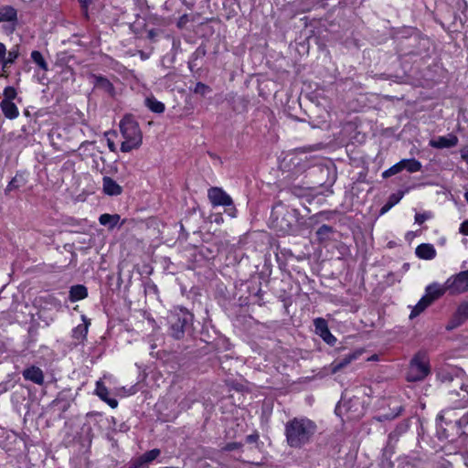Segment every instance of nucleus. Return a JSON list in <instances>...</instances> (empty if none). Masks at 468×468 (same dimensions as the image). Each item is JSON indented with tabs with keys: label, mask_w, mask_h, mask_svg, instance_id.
<instances>
[{
	"label": "nucleus",
	"mask_w": 468,
	"mask_h": 468,
	"mask_svg": "<svg viewBox=\"0 0 468 468\" xmlns=\"http://www.w3.org/2000/svg\"><path fill=\"white\" fill-rule=\"evenodd\" d=\"M317 431V425L312 420L293 418L285 424L286 442L291 448L301 449L311 443Z\"/></svg>",
	"instance_id": "obj_1"
},
{
	"label": "nucleus",
	"mask_w": 468,
	"mask_h": 468,
	"mask_svg": "<svg viewBox=\"0 0 468 468\" xmlns=\"http://www.w3.org/2000/svg\"><path fill=\"white\" fill-rule=\"evenodd\" d=\"M299 219L300 213L298 209L279 201L272 207L270 221L275 231L286 235L294 234L298 231Z\"/></svg>",
	"instance_id": "obj_2"
},
{
	"label": "nucleus",
	"mask_w": 468,
	"mask_h": 468,
	"mask_svg": "<svg viewBox=\"0 0 468 468\" xmlns=\"http://www.w3.org/2000/svg\"><path fill=\"white\" fill-rule=\"evenodd\" d=\"M166 320L168 335L174 339H183L193 332L194 315L186 308L175 307L168 313Z\"/></svg>",
	"instance_id": "obj_3"
},
{
	"label": "nucleus",
	"mask_w": 468,
	"mask_h": 468,
	"mask_svg": "<svg viewBox=\"0 0 468 468\" xmlns=\"http://www.w3.org/2000/svg\"><path fill=\"white\" fill-rule=\"evenodd\" d=\"M120 130L124 138L121 144V151L128 153L133 149L138 148L142 144V132L138 122L130 115H125L120 122Z\"/></svg>",
	"instance_id": "obj_4"
},
{
	"label": "nucleus",
	"mask_w": 468,
	"mask_h": 468,
	"mask_svg": "<svg viewBox=\"0 0 468 468\" xmlns=\"http://www.w3.org/2000/svg\"><path fill=\"white\" fill-rule=\"evenodd\" d=\"M442 383L452 384L459 387L461 391L455 389L450 390V395L456 403V408H466L468 406V380L465 379L463 371H458L455 375L452 373H442L440 375Z\"/></svg>",
	"instance_id": "obj_5"
},
{
	"label": "nucleus",
	"mask_w": 468,
	"mask_h": 468,
	"mask_svg": "<svg viewBox=\"0 0 468 468\" xmlns=\"http://www.w3.org/2000/svg\"><path fill=\"white\" fill-rule=\"evenodd\" d=\"M431 373L430 360L426 351H418L411 358L407 371L409 382L422 381Z\"/></svg>",
	"instance_id": "obj_6"
},
{
	"label": "nucleus",
	"mask_w": 468,
	"mask_h": 468,
	"mask_svg": "<svg viewBox=\"0 0 468 468\" xmlns=\"http://www.w3.org/2000/svg\"><path fill=\"white\" fill-rule=\"evenodd\" d=\"M446 289L452 294H458L468 291V271H461L456 276L446 281Z\"/></svg>",
	"instance_id": "obj_7"
},
{
	"label": "nucleus",
	"mask_w": 468,
	"mask_h": 468,
	"mask_svg": "<svg viewBox=\"0 0 468 468\" xmlns=\"http://www.w3.org/2000/svg\"><path fill=\"white\" fill-rule=\"evenodd\" d=\"M6 22L4 30L7 34L15 31L17 23V11L11 5H3L0 7V23Z\"/></svg>",
	"instance_id": "obj_8"
},
{
	"label": "nucleus",
	"mask_w": 468,
	"mask_h": 468,
	"mask_svg": "<svg viewBox=\"0 0 468 468\" xmlns=\"http://www.w3.org/2000/svg\"><path fill=\"white\" fill-rule=\"evenodd\" d=\"M207 197L213 207H229L233 205L232 198L220 187H210L207 191Z\"/></svg>",
	"instance_id": "obj_9"
},
{
	"label": "nucleus",
	"mask_w": 468,
	"mask_h": 468,
	"mask_svg": "<svg viewBox=\"0 0 468 468\" xmlns=\"http://www.w3.org/2000/svg\"><path fill=\"white\" fill-rule=\"evenodd\" d=\"M363 354L362 349H356L355 351L349 352L346 355H344L342 357L336 358L332 364H331V372L333 374L342 370L344 367H346L347 365H349L352 361L356 360L360 357V356Z\"/></svg>",
	"instance_id": "obj_10"
},
{
	"label": "nucleus",
	"mask_w": 468,
	"mask_h": 468,
	"mask_svg": "<svg viewBox=\"0 0 468 468\" xmlns=\"http://www.w3.org/2000/svg\"><path fill=\"white\" fill-rule=\"evenodd\" d=\"M314 324L316 333L329 345H334L336 338L331 334L328 329L326 321L324 318H316L314 320Z\"/></svg>",
	"instance_id": "obj_11"
},
{
	"label": "nucleus",
	"mask_w": 468,
	"mask_h": 468,
	"mask_svg": "<svg viewBox=\"0 0 468 468\" xmlns=\"http://www.w3.org/2000/svg\"><path fill=\"white\" fill-rule=\"evenodd\" d=\"M326 0H296L295 7L301 13L311 12L319 8H325Z\"/></svg>",
	"instance_id": "obj_12"
},
{
	"label": "nucleus",
	"mask_w": 468,
	"mask_h": 468,
	"mask_svg": "<svg viewBox=\"0 0 468 468\" xmlns=\"http://www.w3.org/2000/svg\"><path fill=\"white\" fill-rule=\"evenodd\" d=\"M409 430V424L407 421H401L395 429L388 434V441H387V448L393 451L395 448V445L399 441L400 436L405 434Z\"/></svg>",
	"instance_id": "obj_13"
},
{
	"label": "nucleus",
	"mask_w": 468,
	"mask_h": 468,
	"mask_svg": "<svg viewBox=\"0 0 468 468\" xmlns=\"http://www.w3.org/2000/svg\"><path fill=\"white\" fill-rule=\"evenodd\" d=\"M458 144V137L452 133L447 136H438L435 139L430 141V145L433 148L443 149L451 148Z\"/></svg>",
	"instance_id": "obj_14"
},
{
	"label": "nucleus",
	"mask_w": 468,
	"mask_h": 468,
	"mask_svg": "<svg viewBox=\"0 0 468 468\" xmlns=\"http://www.w3.org/2000/svg\"><path fill=\"white\" fill-rule=\"evenodd\" d=\"M467 318H468V303L463 302L458 306L452 319L451 320L450 324L447 325V329H453V328L458 327Z\"/></svg>",
	"instance_id": "obj_15"
},
{
	"label": "nucleus",
	"mask_w": 468,
	"mask_h": 468,
	"mask_svg": "<svg viewBox=\"0 0 468 468\" xmlns=\"http://www.w3.org/2000/svg\"><path fill=\"white\" fill-rule=\"evenodd\" d=\"M19 56L20 47L18 45H15L9 51L6 50V55L4 58L3 69L2 72L0 73V77H8L7 69L16 62Z\"/></svg>",
	"instance_id": "obj_16"
},
{
	"label": "nucleus",
	"mask_w": 468,
	"mask_h": 468,
	"mask_svg": "<svg viewBox=\"0 0 468 468\" xmlns=\"http://www.w3.org/2000/svg\"><path fill=\"white\" fill-rule=\"evenodd\" d=\"M22 375L26 380H29L37 385L44 383V373L38 367L31 366L24 369Z\"/></svg>",
	"instance_id": "obj_17"
},
{
	"label": "nucleus",
	"mask_w": 468,
	"mask_h": 468,
	"mask_svg": "<svg viewBox=\"0 0 468 468\" xmlns=\"http://www.w3.org/2000/svg\"><path fill=\"white\" fill-rule=\"evenodd\" d=\"M102 189L108 196H118L122 194V186L110 176H104L102 178Z\"/></svg>",
	"instance_id": "obj_18"
},
{
	"label": "nucleus",
	"mask_w": 468,
	"mask_h": 468,
	"mask_svg": "<svg viewBox=\"0 0 468 468\" xmlns=\"http://www.w3.org/2000/svg\"><path fill=\"white\" fill-rule=\"evenodd\" d=\"M95 392L96 395L111 408L115 409L118 406V401L115 399L109 398V390L101 381H97Z\"/></svg>",
	"instance_id": "obj_19"
},
{
	"label": "nucleus",
	"mask_w": 468,
	"mask_h": 468,
	"mask_svg": "<svg viewBox=\"0 0 468 468\" xmlns=\"http://www.w3.org/2000/svg\"><path fill=\"white\" fill-rule=\"evenodd\" d=\"M415 253L420 259L423 260H432L436 256V250L433 245L429 243H422L419 245L416 248Z\"/></svg>",
	"instance_id": "obj_20"
},
{
	"label": "nucleus",
	"mask_w": 468,
	"mask_h": 468,
	"mask_svg": "<svg viewBox=\"0 0 468 468\" xmlns=\"http://www.w3.org/2000/svg\"><path fill=\"white\" fill-rule=\"evenodd\" d=\"M0 108L7 119L13 120L19 115L18 108L13 101L2 100Z\"/></svg>",
	"instance_id": "obj_21"
},
{
	"label": "nucleus",
	"mask_w": 468,
	"mask_h": 468,
	"mask_svg": "<svg viewBox=\"0 0 468 468\" xmlns=\"http://www.w3.org/2000/svg\"><path fill=\"white\" fill-rule=\"evenodd\" d=\"M92 78L94 80L93 83L95 88L100 89L110 95H113L114 87L108 79L101 75H93Z\"/></svg>",
	"instance_id": "obj_22"
},
{
	"label": "nucleus",
	"mask_w": 468,
	"mask_h": 468,
	"mask_svg": "<svg viewBox=\"0 0 468 468\" xmlns=\"http://www.w3.org/2000/svg\"><path fill=\"white\" fill-rule=\"evenodd\" d=\"M448 289H446V283L444 287H441L438 283H432L427 286L425 296L432 303L439 297H441Z\"/></svg>",
	"instance_id": "obj_23"
},
{
	"label": "nucleus",
	"mask_w": 468,
	"mask_h": 468,
	"mask_svg": "<svg viewBox=\"0 0 468 468\" xmlns=\"http://www.w3.org/2000/svg\"><path fill=\"white\" fill-rule=\"evenodd\" d=\"M88 296V290L86 286L78 284L73 285L69 289V299L70 302L74 303L80 300H83Z\"/></svg>",
	"instance_id": "obj_24"
},
{
	"label": "nucleus",
	"mask_w": 468,
	"mask_h": 468,
	"mask_svg": "<svg viewBox=\"0 0 468 468\" xmlns=\"http://www.w3.org/2000/svg\"><path fill=\"white\" fill-rule=\"evenodd\" d=\"M404 196V192L398 191L397 193H393L389 196L387 203L381 207L380 215H384L387 213L391 207H393L396 204H398Z\"/></svg>",
	"instance_id": "obj_25"
},
{
	"label": "nucleus",
	"mask_w": 468,
	"mask_h": 468,
	"mask_svg": "<svg viewBox=\"0 0 468 468\" xmlns=\"http://www.w3.org/2000/svg\"><path fill=\"white\" fill-rule=\"evenodd\" d=\"M145 106L153 112L162 113L165 106L163 102L157 101L154 96L147 97L144 101Z\"/></svg>",
	"instance_id": "obj_26"
},
{
	"label": "nucleus",
	"mask_w": 468,
	"mask_h": 468,
	"mask_svg": "<svg viewBox=\"0 0 468 468\" xmlns=\"http://www.w3.org/2000/svg\"><path fill=\"white\" fill-rule=\"evenodd\" d=\"M335 232L333 227L329 225H322L315 232L317 240L323 243L330 239V236Z\"/></svg>",
	"instance_id": "obj_27"
},
{
	"label": "nucleus",
	"mask_w": 468,
	"mask_h": 468,
	"mask_svg": "<svg viewBox=\"0 0 468 468\" xmlns=\"http://www.w3.org/2000/svg\"><path fill=\"white\" fill-rule=\"evenodd\" d=\"M401 170L406 169L410 173H415L421 169V164L418 160L411 159H403L400 162Z\"/></svg>",
	"instance_id": "obj_28"
},
{
	"label": "nucleus",
	"mask_w": 468,
	"mask_h": 468,
	"mask_svg": "<svg viewBox=\"0 0 468 468\" xmlns=\"http://www.w3.org/2000/svg\"><path fill=\"white\" fill-rule=\"evenodd\" d=\"M120 220L118 214H102L99 218V222L103 226H109V228H114Z\"/></svg>",
	"instance_id": "obj_29"
},
{
	"label": "nucleus",
	"mask_w": 468,
	"mask_h": 468,
	"mask_svg": "<svg viewBox=\"0 0 468 468\" xmlns=\"http://www.w3.org/2000/svg\"><path fill=\"white\" fill-rule=\"evenodd\" d=\"M26 185V179L23 175L16 174L12 180L9 182L5 188V192H11L13 190L18 189L21 186Z\"/></svg>",
	"instance_id": "obj_30"
},
{
	"label": "nucleus",
	"mask_w": 468,
	"mask_h": 468,
	"mask_svg": "<svg viewBox=\"0 0 468 468\" xmlns=\"http://www.w3.org/2000/svg\"><path fill=\"white\" fill-rule=\"evenodd\" d=\"M31 59L43 71L48 70V65L47 61L45 60L41 52H39L37 50H33L31 52Z\"/></svg>",
	"instance_id": "obj_31"
},
{
	"label": "nucleus",
	"mask_w": 468,
	"mask_h": 468,
	"mask_svg": "<svg viewBox=\"0 0 468 468\" xmlns=\"http://www.w3.org/2000/svg\"><path fill=\"white\" fill-rule=\"evenodd\" d=\"M431 303V302L424 295L419 301V303L415 305V307L413 308V310L410 313V318L416 317L421 312H423Z\"/></svg>",
	"instance_id": "obj_32"
},
{
	"label": "nucleus",
	"mask_w": 468,
	"mask_h": 468,
	"mask_svg": "<svg viewBox=\"0 0 468 468\" xmlns=\"http://www.w3.org/2000/svg\"><path fill=\"white\" fill-rule=\"evenodd\" d=\"M161 452L159 449H153L142 454L140 458L147 465L154 461L159 455Z\"/></svg>",
	"instance_id": "obj_33"
},
{
	"label": "nucleus",
	"mask_w": 468,
	"mask_h": 468,
	"mask_svg": "<svg viewBox=\"0 0 468 468\" xmlns=\"http://www.w3.org/2000/svg\"><path fill=\"white\" fill-rule=\"evenodd\" d=\"M335 212L334 211H321L315 215H313L311 218H310V220L314 223H318L320 222L321 220H330L332 216L335 214Z\"/></svg>",
	"instance_id": "obj_34"
},
{
	"label": "nucleus",
	"mask_w": 468,
	"mask_h": 468,
	"mask_svg": "<svg viewBox=\"0 0 468 468\" xmlns=\"http://www.w3.org/2000/svg\"><path fill=\"white\" fill-rule=\"evenodd\" d=\"M402 411V407H399L395 413H388V414H382L378 416H375L373 419L378 422H382L385 420H394L396 417H398Z\"/></svg>",
	"instance_id": "obj_35"
},
{
	"label": "nucleus",
	"mask_w": 468,
	"mask_h": 468,
	"mask_svg": "<svg viewBox=\"0 0 468 468\" xmlns=\"http://www.w3.org/2000/svg\"><path fill=\"white\" fill-rule=\"evenodd\" d=\"M88 333V324H79L73 330V337L76 339L84 338Z\"/></svg>",
	"instance_id": "obj_36"
},
{
	"label": "nucleus",
	"mask_w": 468,
	"mask_h": 468,
	"mask_svg": "<svg viewBox=\"0 0 468 468\" xmlns=\"http://www.w3.org/2000/svg\"><path fill=\"white\" fill-rule=\"evenodd\" d=\"M211 91H212L211 88L203 82H197L194 89V92L197 94H200L201 96H206L207 94L210 93Z\"/></svg>",
	"instance_id": "obj_37"
},
{
	"label": "nucleus",
	"mask_w": 468,
	"mask_h": 468,
	"mask_svg": "<svg viewBox=\"0 0 468 468\" xmlns=\"http://www.w3.org/2000/svg\"><path fill=\"white\" fill-rule=\"evenodd\" d=\"M401 171L402 170H401L400 163L399 162L396 165H394L393 166H391L390 168H388V170L384 171L382 174V176L384 178H387V177L394 176Z\"/></svg>",
	"instance_id": "obj_38"
},
{
	"label": "nucleus",
	"mask_w": 468,
	"mask_h": 468,
	"mask_svg": "<svg viewBox=\"0 0 468 468\" xmlns=\"http://www.w3.org/2000/svg\"><path fill=\"white\" fill-rule=\"evenodd\" d=\"M4 99L12 101L16 96V90L14 87L7 86L4 90Z\"/></svg>",
	"instance_id": "obj_39"
},
{
	"label": "nucleus",
	"mask_w": 468,
	"mask_h": 468,
	"mask_svg": "<svg viewBox=\"0 0 468 468\" xmlns=\"http://www.w3.org/2000/svg\"><path fill=\"white\" fill-rule=\"evenodd\" d=\"M80 4L81 11L86 19H89L88 8L94 0H78Z\"/></svg>",
	"instance_id": "obj_40"
},
{
	"label": "nucleus",
	"mask_w": 468,
	"mask_h": 468,
	"mask_svg": "<svg viewBox=\"0 0 468 468\" xmlns=\"http://www.w3.org/2000/svg\"><path fill=\"white\" fill-rule=\"evenodd\" d=\"M129 468H148V465L138 457L131 463Z\"/></svg>",
	"instance_id": "obj_41"
},
{
	"label": "nucleus",
	"mask_w": 468,
	"mask_h": 468,
	"mask_svg": "<svg viewBox=\"0 0 468 468\" xmlns=\"http://www.w3.org/2000/svg\"><path fill=\"white\" fill-rule=\"evenodd\" d=\"M431 218L429 213H417L415 215V222L418 224H422L425 220Z\"/></svg>",
	"instance_id": "obj_42"
},
{
	"label": "nucleus",
	"mask_w": 468,
	"mask_h": 468,
	"mask_svg": "<svg viewBox=\"0 0 468 468\" xmlns=\"http://www.w3.org/2000/svg\"><path fill=\"white\" fill-rule=\"evenodd\" d=\"M5 55H6V48L2 42H0V65L2 67H3L4 58H5Z\"/></svg>",
	"instance_id": "obj_43"
},
{
	"label": "nucleus",
	"mask_w": 468,
	"mask_h": 468,
	"mask_svg": "<svg viewBox=\"0 0 468 468\" xmlns=\"http://www.w3.org/2000/svg\"><path fill=\"white\" fill-rule=\"evenodd\" d=\"M259 440V435L257 433L248 435L246 437V442L254 443Z\"/></svg>",
	"instance_id": "obj_44"
},
{
	"label": "nucleus",
	"mask_w": 468,
	"mask_h": 468,
	"mask_svg": "<svg viewBox=\"0 0 468 468\" xmlns=\"http://www.w3.org/2000/svg\"><path fill=\"white\" fill-rule=\"evenodd\" d=\"M460 232L464 235H468V220H465L461 224Z\"/></svg>",
	"instance_id": "obj_45"
},
{
	"label": "nucleus",
	"mask_w": 468,
	"mask_h": 468,
	"mask_svg": "<svg viewBox=\"0 0 468 468\" xmlns=\"http://www.w3.org/2000/svg\"><path fill=\"white\" fill-rule=\"evenodd\" d=\"M107 144L111 152H116V145L112 139H107Z\"/></svg>",
	"instance_id": "obj_46"
},
{
	"label": "nucleus",
	"mask_w": 468,
	"mask_h": 468,
	"mask_svg": "<svg viewBox=\"0 0 468 468\" xmlns=\"http://www.w3.org/2000/svg\"><path fill=\"white\" fill-rule=\"evenodd\" d=\"M461 156L468 164V147L461 151Z\"/></svg>",
	"instance_id": "obj_47"
},
{
	"label": "nucleus",
	"mask_w": 468,
	"mask_h": 468,
	"mask_svg": "<svg viewBox=\"0 0 468 468\" xmlns=\"http://www.w3.org/2000/svg\"><path fill=\"white\" fill-rule=\"evenodd\" d=\"M356 0H342L340 1V5L343 6H346L348 5H354Z\"/></svg>",
	"instance_id": "obj_48"
},
{
	"label": "nucleus",
	"mask_w": 468,
	"mask_h": 468,
	"mask_svg": "<svg viewBox=\"0 0 468 468\" xmlns=\"http://www.w3.org/2000/svg\"><path fill=\"white\" fill-rule=\"evenodd\" d=\"M335 176H334V178H333L332 182L329 184V186H328V187H327V192H328L329 194H333V190L331 189V187H332L333 184L335 183Z\"/></svg>",
	"instance_id": "obj_49"
},
{
	"label": "nucleus",
	"mask_w": 468,
	"mask_h": 468,
	"mask_svg": "<svg viewBox=\"0 0 468 468\" xmlns=\"http://www.w3.org/2000/svg\"><path fill=\"white\" fill-rule=\"evenodd\" d=\"M444 411H441L438 416H437V421H444Z\"/></svg>",
	"instance_id": "obj_50"
},
{
	"label": "nucleus",
	"mask_w": 468,
	"mask_h": 468,
	"mask_svg": "<svg viewBox=\"0 0 468 468\" xmlns=\"http://www.w3.org/2000/svg\"><path fill=\"white\" fill-rule=\"evenodd\" d=\"M236 448H237V444L236 443H229L227 446V449L229 450V451L234 450Z\"/></svg>",
	"instance_id": "obj_51"
},
{
	"label": "nucleus",
	"mask_w": 468,
	"mask_h": 468,
	"mask_svg": "<svg viewBox=\"0 0 468 468\" xmlns=\"http://www.w3.org/2000/svg\"><path fill=\"white\" fill-rule=\"evenodd\" d=\"M378 360V355H373L371 356L370 357L367 358V361H377Z\"/></svg>",
	"instance_id": "obj_52"
},
{
	"label": "nucleus",
	"mask_w": 468,
	"mask_h": 468,
	"mask_svg": "<svg viewBox=\"0 0 468 468\" xmlns=\"http://www.w3.org/2000/svg\"><path fill=\"white\" fill-rule=\"evenodd\" d=\"M320 170L322 173L325 172L326 174H328V172H329L328 168H321Z\"/></svg>",
	"instance_id": "obj_53"
},
{
	"label": "nucleus",
	"mask_w": 468,
	"mask_h": 468,
	"mask_svg": "<svg viewBox=\"0 0 468 468\" xmlns=\"http://www.w3.org/2000/svg\"><path fill=\"white\" fill-rule=\"evenodd\" d=\"M464 197H465V200H466V201H467V203H468V192H465V194H464Z\"/></svg>",
	"instance_id": "obj_54"
},
{
	"label": "nucleus",
	"mask_w": 468,
	"mask_h": 468,
	"mask_svg": "<svg viewBox=\"0 0 468 468\" xmlns=\"http://www.w3.org/2000/svg\"><path fill=\"white\" fill-rule=\"evenodd\" d=\"M261 289H259L257 294L261 293Z\"/></svg>",
	"instance_id": "obj_55"
}]
</instances>
